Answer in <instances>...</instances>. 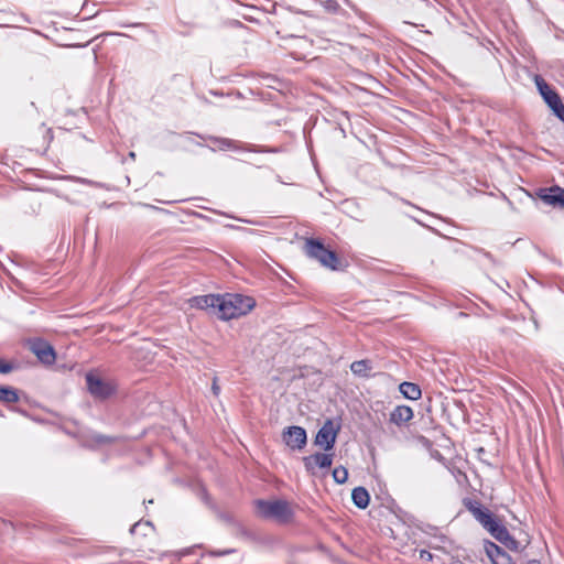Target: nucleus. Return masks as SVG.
Listing matches in <instances>:
<instances>
[{
	"mask_svg": "<svg viewBox=\"0 0 564 564\" xmlns=\"http://www.w3.org/2000/svg\"><path fill=\"white\" fill-rule=\"evenodd\" d=\"M296 506L284 499H258L254 501L257 517L280 525L293 523Z\"/></svg>",
	"mask_w": 564,
	"mask_h": 564,
	"instance_id": "nucleus-1",
	"label": "nucleus"
},
{
	"mask_svg": "<svg viewBox=\"0 0 564 564\" xmlns=\"http://www.w3.org/2000/svg\"><path fill=\"white\" fill-rule=\"evenodd\" d=\"M465 508L473 517L499 542H507L510 539L508 529L497 519L492 512L482 507L478 500L464 499Z\"/></svg>",
	"mask_w": 564,
	"mask_h": 564,
	"instance_id": "nucleus-2",
	"label": "nucleus"
},
{
	"mask_svg": "<svg viewBox=\"0 0 564 564\" xmlns=\"http://www.w3.org/2000/svg\"><path fill=\"white\" fill-rule=\"evenodd\" d=\"M254 306L256 301L251 296L241 294L220 295L217 306L218 316L225 321L238 318L248 314Z\"/></svg>",
	"mask_w": 564,
	"mask_h": 564,
	"instance_id": "nucleus-3",
	"label": "nucleus"
},
{
	"mask_svg": "<svg viewBox=\"0 0 564 564\" xmlns=\"http://www.w3.org/2000/svg\"><path fill=\"white\" fill-rule=\"evenodd\" d=\"M304 251L310 258L317 260L323 267L333 271L344 270L347 267L336 252L326 248L318 239H306L304 243Z\"/></svg>",
	"mask_w": 564,
	"mask_h": 564,
	"instance_id": "nucleus-4",
	"label": "nucleus"
},
{
	"mask_svg": "<svg viewBox=\"0 0 564 564\" xmlns=\"http://www.w3.org/2000/svg\"><path fill=\"white\" fill-rule=\"evenodd\" d=\"M88 392L98 400H106L117 391V384L112 380L102 379L97 370H90L85 376Z\"/></svg>",
	"mask_w": 564,
	"mask_h": 564,
	"instance_id": "nucleus-5",
	"label": "nucleus"
},
{
	"mask_svg": "<svg viewBox=\"0 0 564 564\" xmlns=\"http://www.w3.org/2000/svg\"><path fill=\"white\" fill-rule=\"evenodd\" d=\"M534 197L549 206L564 209V188L558 185L538 188L534 192Z\"/></svg>",
	"mask_w": 564,
	"mask_h": 564,
	"instance_id": "nucleus-6",
	"label": "nucleus"
},
{
	"mask_svg": "<svg viewBox=\"0 0 564 564\" xmlns=\"http://www.w3.org/2000/svg\"><path fill=\"white\" fill-rule=\"evenodd\" d=\"M28 345L31 352H33L42 364L51 366L55 362L56 352L48 341L34 338L29 340Z\"/></svg>",
	"mask_w": 564,
	"mask_h": 564,
	"instance_id": "nucleus-7",
	"label": "nucleus"
},
{
	"mask_svg": "<svg viewBox=\"0 0 564 564\" xmlns=\"http://www.w3.org/2000/svg\"><path fill=\"white\" fill-rule=\"evenodd\" d=\"M338 430L339 429L335 426L332 420H326L315 436V445L319 446L325 452L333 449L336 443Z\"/></svg>",
	"mask_w": 564,
	"mask_h": 564,
	"instance_id": "nucleus-8",
	"label": "nucleus"
},
{
	"mask_svg": "<svg viewBox=\"0 0 564 564\" xmlns=\"http://www.w3.org/2000/svg\"><path fill=\"white\" fill-rule=\"evenodd\" d=\"M334 454L332 453H315L303 457L305 470L315 476L318 469H328L333 464Z\"/></svg>",
	"mask_w": 564,
	"mask_h": 564,
	"instance_id": "nucleus-9",
	"label": "nucleus"
},
{
	"mask_svg": "<svg viewBox=\"0 0 564 564\" xmlns=\"http://www.w3.org/2000/svg\"><path fill=\"white\" fill-rule=\"evenodd\" d=\"M284 443L292 449H302L306 445V432L301 426H290L282 433Z\"/></svg>",
	"mask_w": 564,
	"mask_h": 564,
	"instance_id": "nucleus-10",
	"label": "nucleus"
},
{
	"mask_svg": "<svg viewBox=\"0 0 564 564\" xmlns=\"http://www.w3.org/2000/svg\"><path fill=\"white\" fill-rule=\"evenodd\" d=\"M220 301V295L215 294H206L193 296L188 300L191 307L197 310H208V308H217L218 302Z\"/></svg>",
	"mask_w": 564,
	"mask_h": 564,
	"instance_id": "nucleus-11",
	"label": "nucleus"
},
{
	"mask_svg": "<svg viewBox=\"0 0 564 564\" xmlns=\"http://www.w3.org/2000/svg\"><path fill=\"white\" fill-rule=\"evenodd\" d=\"M486 553L492 564H511L510 555L502 547L492 542H488L486 545Z\"/></svg>",
	"mask_w": 564,
	"mask_h": 564,
	"instance_id": "nucleus-12",
	"label": "nucleus"
},
{
	"mask_svg": "<svg viewBox=\"0 0 564 564\" xmlns=\"http://www.w3.org/2000/svg\"><path fill=\"white\" fill-rule=\"evenodd\" d=\"M413 417V410L408 405H398L390 413V422L400 426Z\"/></svg>",
	"mask_w": 564,
	"mask_h": 564,
	"instance_id": "nucleus-13",
	"label": "nucleus"
},
{
	"mask_svg": "<svg viewBox=\"0 0 564 564\" xmlns=\"http://www.w3.org/2000/svg\"><path fill=\"white\" fill-rule=\"evenodd\" d=\"M543 99L547 104V106L553 110L555 116L564 122V105L562 102L560 95L554 90L552 93L546 94V96L543 97Z\"/></svg>",
	"mask_w": 564,
	"mask_h": 564,
	"instance_id": "nucleus-14",
	"label": "nucleus"
},
{
	"mask_svg": "<svg viewBox=\"0 0 564 564\" xmlns=\"http://www.w3.org/2000/svg\"><path fill=\"white\" fill-rule=\"evenodd\" d=\"M351 499L358 508L366 509L369 505L370 496L366 488L356 487L352 489Z\"/></svg>",
	"mask_w": 564,
	"mask_h": 564,
	"instance_id": "nucleus-15",
	"label": "nucleus"
},
{
	"mask_svg": "<svg viewBox=\"0 0 564 564\" xmlns=\"http://www.w3.org/2000/svg\"><path fill=\"white\" fill-rule=\"evenodd\" d=\"M400 392L410 400H419L422 395L421 389L413 382H403L400 384Z\"/></svg>",
	"mask_w": 564,
	"mask_h": 564,
	"instance_id": "nucleus-16",
	"label": "nucleus"
},
{
	"mask_svg": "<svg viewBox=\"0 0 564 564\" xmlns=\"http://www.w3.org/2000/svg\"><path fill=\"white\" fill-rule=\"evenodd\" d=\"M20 400L18 391L12 387L0 386V402L4 404L17 403Z\"/></svg>",
	"mask_w": 564,
	"mask_h": 564,
	"instance_id": "nucleus-17",
	"label": "nucleus"
},
{
	"mask_svg": "<svg viewBox=\"0 0 564 564\" xmlns=\"http://www.w3.org/2000/svg\"><path fill=\"white\" fill-rule=\"evenodd\" d=\"M350 370L356 376L367 377L369 375V371L371 370L370 361L367 359L354 361L350 365Z\"/></svg>",
	"mask_w": 564,
	"mask_h": 564,
	"instance_id": "nucleus-18",
	"label": "nucleus"
},
{
	"mask_svg": "<svg viewBox=\"0 0 564 564\" xmlns=\"http://www.w3.org/2000/svg\"><path fill=\"white\" fill-rule=\"evenodd\" d=\"M36 133L39 135H41L42 139H43V142L41 144V149L46 150L48 148L50 143L52 142V140H53L52 129L45 127L44 124H42L41 127H39Z\"/></svg>",
	"mask_w": 564,
	"mask_h": 564,
	"instance_id": "nucleus-19",
	"label": "nucleus"
},
{
	"mask_svg": "<svg viewBox=\"0 0 564 564\" xmlns=\"http://www.w3.org/2000/svg\"><path fill=\"white\" fill-rule=\"evenodd\" d=\"M213 143L219 149V150H236L237 145L234 140L230 139H213Z\"/></svg>",
	"mask_w": 564,
	"mask_h": 564,
	"instance_id": "nucleus-20",
	"label": "nucleus"
},
{
	"mask_svg": "<svg viewBox=\"0 0 564 564\" xmlns=\"http://www.w3.org/2000/svg\"><path fill=\"white\" fill-rule=\"evenodd\" d=\"M333 478L337 484H345L348 479V470L344 466H338L333 470Z\"/></svg>",
	"mask_w": 564,
	"mask_h": 564,
	"instance_id": "nucleus-21",
	"label": "nucleus"
},
{
	"mask_svg": "<svg viewBox=\"0 0 564 564\" xmlns=\"http://www.w3.org/2000/svg\"><path fill=\"white\" fill-rule=\"evenodd\" d=\"M534 83L541 94L542 97H545L546 94L549 93H552L554 91V89H552L549 84L544 80L543 77H541L540 75H536L535 78H534Z\"/></svg>",
	"mask_w": 564,
	"mask_h": 564,
	"instance_id": "nucleus-22",
	"label": "nucleus"
},
{
	"mask_svg": "<svg viewBox=\"0 0 564 564\" xmlns=\"http://www.w3.org/2000/svg\"><path fill=\"white\" fill-rule=\"evenodd\" d=\"M12 369L13 366L11 364L0 359V373H9Z\"/></svg>",
	"mask_w": 564,
	"mask_h": 564,
	"instance_id": "nucleus-23",
	"label": "nucleus"
},
{
	"mask_svg": "<svg viewBox=\"0 0 564 564\" xmlns=\"http://www.w3.org/2000/svg\"><path fill=\"white\" fill-rule=\"evenodd\" d=\"M420 558L425 562H431L433 560V554L427 550H421Z\"/></svg>",
	"mask_w": 564,
	"mask_h": 564,
	"instance_id": "nucleus-24",
	"label": "nucleus"
},
{
	"mask_svg": "<svg viewBox=\"0 0 564 564\" xmlns=\"http://www.w3.org/2000/svg\"><path fill=\"white\" fill-rule=\"evenodd\" d=\"M212 391H213V393H214L216 397H218V395H219V393H220V387H219V384H218V382H217V378H214V380H213V383H212Z\"/></svg>",
	"mask_w": 564,
	"mask_h": 564,
	"instance_id": "nucleus-25",
	"label": "nucleus"
}]
</instances>
